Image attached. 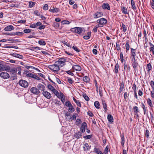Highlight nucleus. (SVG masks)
Instances as JSON below:
<instances>
[{
  "mask_svg": "<svg viewBox=\"0 0 154 154\" xmlns=\"http://www.w3.org/2000/svg\"><path fill=\"white\" fill-rule=\"evenodd\" d=\"M38 87L39 89L41 91H44L45 90V86L41 84H39L38 86Z\"/></svg>",
  "mask_w": 154,
  "mask_h": 154,
  "instance_id": "obj_25",
  "label": "nucleus"
},
{
  "mask_svg": "<svg viewBox=\"0 0 154 154\" xmlns=\"http://www.w3.org/2000/svg\"><path fill=\"white\" fill-rule=\"evenodd\" d=\"M116 47L118 51H119L121 49L119 43L118 41H117L116 43Z\"/></svg>",
  "mask_w": 154,
  "mask_h": 154,
  "instance_id": "obj_47",
  "label": "nucleus"
},
{
  "mask_svg": "<svg viewBox=\"0 0 154 154\" xmlns=\"http://www.w3.org/2000/svg\"><path fill=\"white\" fill-rule=\"evenodd\" d=\"M61 42L64 45H66V46L70 47H71V45L70 44L67 42L65 41H61Z\"/></svg>",
  "mask_w": 154,
  "mask_h": 154,
  "instance_id": "obj_44",
  "label": "nucleus"
},
{
  "mask_svg": "<svg viewBox=\"0 0 154 154\" xmlns=\"http://www.w3.org/2000/svg\"><path fill=\"white\" fill-rule=\"evenodd\" d=\"M0 76L3 79H5L8 78L10 75L8 73L5 72H3L0 73Z\"/></svg>",
  "mask_w": 154,
  "mask_h": 154,
  "instance_id": "obj_6",
  "label": "nucleus"
},
{
  "mask_svg": "<svg viewBox=\"0 0 154 154\" xmlns=\"http://www.w3.org/2000/svg\"><path fill=\"white\" fill-rule=\"evenodd\" d=\"M147 70L148 72H149L152 69V67L150 63H149L147 64Z\"/></svg>",
  "mask_w": 154,
  "mask_h": 154,
  "instance_id": "obj_37",
  "label": "nucleus"
},
{
  "mask_svg": "<svg viewBox=\"0 0 154 154\" xmlns=\"http://www.w3.org/2000/svg\"><path fill=\"white\" fill-rule=\"evenodd\" d=\"M68 107H69L68 110L69 112H72L74 111L75 110L72 104H71L70 106Z\"/></svg>",
  "mask_w": 154,
  "mask_h": 154,
  "instance_id": "obj_42",
  "label": "nucleus"
},
{
  "mask_svg": "<svg viewBox=\"0 0 154 154\" xmlns=\"http://www.w3.org/2000/svg\"><path fill=\"white\" fill-rule=\"evenodd\" d=\"M31 30L29 29H26L24 30L23 32L25 33H28L31 32Z\"/></svg>",
  "mask_w": 154,
  "mask_h": 154,
  "instance_id": "obj_55",
  "label": "nucleus"
},
{
  "mask_svg": "<svg viewBox=\"0 0 154 154\" xmlns=\"http://www.w3.org/2000/svg\"><path fill=\"white\" fill-rule=\"evenodd\" d=\"M52 91L58 98L60 99V94L57 90L54 89Z\"/></svg>",
  "mask_w": 154,
  "mask_h": 154,
  "instance_id": "obj_29",
  "label": "nucleus"
},
{
  "mask_svg": "<svg viewBox=\"0 0 154 154\" xmlns=\"http://www.w3.org/2000/svg\"><path fill=\"white\" fill-rule=\"evenodd\" d=\"M97 23H99L103 27L104 25L107 23V21L106 19L102 18L97 20Z\"/></svg>",
  "mask_w": 154,
  "mask_h": 154,
  "instance_id": "obj_5",
  "label": "nucleus"
},
{
  "mask_svg": "<svg viewBox=\"0 0 154 154\" xmlns=\"http://www.w3.org/2000/svg\"><path fill=\"white\" fill-rule=\"evenodd\" d=\"M72 48L74 50H75L77 52H79L80 51V50H79V48H78L75 46H73Z\"/></svg>",
  "mask_w": 154,
  "mask_h": 154,
  "instance_id": "obj_58",
  "label": "nucleus"
},
{
  "mask_svg": "<svg viewBox=\"0 0 154 154\" xmlns=\"http://www.w3.org/2000/svg\"><path fill=\"white\" fill-rule=\"evenodd\" d=\"M87 35H85L83 36V38L86 40L89 39L91 36V32H88L87 33Z\"/></svg>",
  "mask_w": 154,
  "mask_h": 154,
  "instance_id": "obj_24",
  "label": "nucleus"
},
{
  "mask_svg": "<svg viewBox=\"0 0 154 154\" xmlns=\"http://www.w3.org/2000/svg\"><path fill=\"white\" fill-rule=\"evenodd\" d=\"M73 100L76 103L77 105L80 107H81V104L79 100H76L75 97H73Z\"/></svg>",
  "mask_w": 154,
  "mask_h": 154,
  "instance_id": "obj_33",
  "label": "nucleus"
},
{
  "mask_svg": "<svg viewBox=\"0 0 154 154\" xmlns=\"http://www.w3.org/2000/svg\"><path fill=\"white\" fill-rule=\"evenodd\" d=\"M102 104L103 107L104 109L105 112H106L107 110L106 104L104 101H102Z\"/></svg>",
  "mask_w": 154,
  "mask_h": 154,
  "instance_id": "obj_32",
  "label": "nucleus"
},
{
  "mask_svg": "<svg viewBox=\"0 0 154 154\" xmlns=\"http://www.w3.org/2000/svg\"><path fill=\"white\" fill-rule=\"evenodd\" d=\"M72 68L76 71H80L82 69L81 67L78 65H74Z\"/></svg>",
  "mask_w": 154,
  "mask_h": 154,
  "instance_id": "obj_21",
  "label": "nucleus"
},
{
  "mask_svg": "<svg viewBox=\"0 0 154 154\" xmlns=\"http://www.w3.org/2000/svg\"><path fill=\"white\" fill-rule=\"evenodd\" d=\"M71 104H72L69 101H66L65 103V106L68 107L70 106Z\"/></svg>",
  "mask_w": 154,
  "mask_h": 154,
  "instance_id": "obj_61",
  "label": "nucleus"
},
{
  "mask_svg": "<svg viewBox=\"0 0 154 154\" xmlns=\"http://www.w3.org/2000/svg\"><path fill=\"white\" fill-rule=\"evenodd\" d=\"M143 33L144 35V37L145 40H146L147 39V32L145 30V29H144L143 30Z\"/></svg>",
  "mask_w": 154,
  "mask_h": 154,
  "instance_id": "obj_50",
  "label": "nucleus"
},
{
  "mask_svg": "<svg viewBox=\"0 0 154 154\" xmlns=\"http://www.w3.org/2000/svg\"><path fill=\"white\" fill-rule=\"evenodd\" d=\"M72 32H75L76 33L80 34L82 32V28L79 27H75L71 29Z\"/></svg>",
  "mask_w": 154,
  "mask_h": 154,
  "instance_id": "obj_4",
  "label": "nucleus"
},
{
  "mask_svg": "<svg viewBox=\"0 0 154 154\" xmlns=\"http://www.w3.org/2000/svg\"><path fill=\"white\" fill-rule=\"evenodd\" d=\"M109 151H110V149H109L108 146H107L105 148V149L103 151L104 154H108V153Z\"/></svg>",
  "mask_w": 154,
  "mask_h": 154,
  "instance_id": "obj_48",
  "label": "nucleus"
},
{
  "mask_svg": "<svg viewBox=\"0 0 154 154\" xmlns=\"http://www.w3.org/2000/svg\"><path fill=\"white\" fill-rule=\"evenodd\" d=\"M30 91L35 94H38L40 93L39 90L35 87H32L30 89Z\"/></svg>",
  "mask_w": 154,
  "mask_h": 154,
  "instance_id": "obj_7",
  "label": "nucleus"
},
{
  "mask_svg": "<svg viewBox=\"0 0 154 154\" xmlns=\"http://www.w3.org/2000/svg\"><path fill=\"white\" fill-rule=\"evenodd\" d=\"M11 55L14 57H17L20 59H23V57L22 55L16 53H13Z\"/></svg>",
  "mask_w": 154,
  "mask_h": 154,
  "instance_id": "obj_15",
  "label": "nucleus"
},
{
  "mask_svg": "<svg viewBox=\"0 0 154 154\" xmlns=\"http://www.w3.org/2000/svg\"><path fill=\"white\" fill-rule=\"evenodd\" d=\"M99 94L101 97H102L103 96V91L102 90V88L100 87H99Z\"/></svg>",
  "mask_w": 154,
  "mask_h": 154,
  "instance_id": "obj_51",
  "label": "nucleus"
},
{
  "mask_svg": "<svg viewBox=\"0 0 154 154\" xmlns=\"http://www.w3.org/2000/svg\"><path fill=\"white\" fill-rule=\"evenodd\" d=\"M48 87L49 89L50 90L52 91L55 89L51 85H48Z\"/></svg>",
  "mask_w": 154,
  "mask_h": 154,
  "instance_id": "obj_59",
  "label": "nucleus"
},
{
  "mask_svg": "<svg viewBox=\"0 0 154 154\" xmlns=\"http://www.w3.org/2000/svg\"><path fill=\"white\" fill-rule=\"evenodd\" d=\"M61 23L63 24H68L70 23V22L67 20H64L62 21L61 22Z\"/></svg>",
  "mask_w": 154,
  "mask_h": 154,
  "instance_id": "obj_56",
  "label": "nucleus"
},
{
  "mask_svg": "<svg viewBox=\"0 0 154 154\" xmlns=\"http://www.w3.org/2000/svg\"><path fill=\"white\" fill-rule=\"evenodd\" d=\"M121 137V144L123 146L125 143V138L124 137V134L122 133L120 135Z\"/></svg>",
  "mask_w": 154,
  "mask_h": 154,
  "instance_id": "obj_23",
  "label": "nucleus"
},
{
  "mask_svg": "<svg viewBox=\"0 0 154 154\" xmlns=\"http://www.w3.org/2000/svg\"><path fill=\"white\" fill-rule=\"evenodd\" d=\"M60 10L59 8H54L53 7V8L50 9L49 11L51 12L54 13H57L59 12Z\"/></svg>",
  "mask_w": 154,
  "mask_h": 154,
  "instance_id": "obj_18",
  "label": "nucleus"
},
{
  "mask_svg": "<svg viewBox=\"0 0 154 154\" xmlns=\"http://www.w3.org/2000/svg\"><path fill=\"white\" fill-rule=\"evenodd\" d=\"M94 105L97 109H99L100 108V104L99 102L98 101H96L94 102Z\"/></svg>",
  "mask_w": 154,
  "mask_h": 154,
  "instance_id": "obj_41",
  "label": "nucleus"
},
{
  "mask_svg": "<svg viewBox=\"0 0 154 154\" xmlns=\"http://www.w3.org/2000/svg\"><path fill=\"white\" fill-rule=\"evenodd\" d=\"M25 74L26 75V77H29L34 78L35 75L34 74L30 73L29 71L27 70L24 71Z\"/></svg>",
  "mask_w": 154,
  "mask_h": 154,
  "instance_id": "obj_10",
  "label": "nucleus"
},
{
  "mask_svg": "<svg viewBox=\"0 0 154 154\" xmlns=\"http://www.w3.org/2000/svg\"><path fill=\"white\" fill-rule=\"evenodd\" d=\"M141 107L142 108V109H143V113H144V114L145 115L146 113V112H147L146 109L145 107L144 104L142 102L141 103Z\"/></svg>",
  "mask_w": 154,
  "mask_h": 154,
  "instance_id": "obj_28",
  "label": "nucleus"
},
{
  "mask_svg": "<svg viewBox=\"0 0 154 154\" xmlns=\"http://www.w3.org/2000/svg\"><path fill=\"white\" fill-rule=\"evenodd\" d=\"M83 147L84 150L85 151L88 150L89 148V145L88 143H85Z\"/></svg>",
  "mask_w": 154,
  "mask_h": 154,
  "instance_id": "obj_38",
  "label": "nucleus"
},
{
  "mask_svg": "<svg viewBox=\"0 0 154 154\" xmlns=\"http://www.w3.org/2000/svg\"><path fill=\"white\" fill-rule=\"evenodd\" d=\"M145 135L147 138H149V131L147 129L145 131Z\"/></svg>",
  "mask_w": 154,
  "mask_h": 154,
  "instance_id": "obj_52",
  "label": "nucleus"
},
{
  "mask_svg": "<svg viewBox=\"0 0 154 154\" xmlns=\"http://www.w3.org/2000/svg\"><path fill=\"white\" fill-rule=\"evenodd\" d=\"M83 79V81L86 82H89L90 81V78L86 76H84Z\"/></svg>",
  "mask_w": 154,
  "mask_h": 154,
  "instance_id": "obj_36",
  "label": "nucleus"
},
{
  "mask_svg": "<svg viewBox=\"0 0 154 154\" xmlns=\"http://www.w3.org/2000/svg\"><path fill=\"white\" fill-rule=\"evenodd\" d=\"M102 8L103 9L110 10V7L109 4L107 3H104L102 6Z\"/></svg>",
  "mask_w": 154,
  "mask_h": 154,
  "instance_id": "obj_11",
  "label": "nucleus"
},
{
  "mask_svg": "<svg viewBox=\"0 0 154 154\" xmlns=\"http://www.w3.org/2000/svg\"><path fill=\"white\" fill-rule=\"evenodd\" d=\"M24 66L26 68V69H29L30 68H31L33 69H37L36 68L34 67H33V66H28L27 65H24Z\"/></svg>",
  "mask_w": 154,
  "mask_h": 154,
  "instance_id": "obj_54",
  "label": "nucleus"
},
{
  "mask_svg": "<svg viewBox=\"0 0 154 154\" xmlns=\"http://www.w3.org/2000/svg\"><path fill=\"white\" fill-rule=\"evenodd\" d=\"M13 34L17 35H23L24 33L23 32H13Z\"/></svg>",
  "mask_w": 154,
  "mask_h": 154,
  "instance_id": "obj_43",
  "label": "nucleus"
},
{
  "mask_svg": "<svg viewBox=\"0 0 154 154\" xmlns=\"http://www.w3.org/2000/svg\"><path fill=\"white\" fill-rule=\"evenodd\" d=\"M122 29H123V31L124 32H126L127 31V27L123 23H122Z\"/></svg>",
  "mask_w": 154,
  "mask_h": 154,
  "instance_id": "obj_45",
  "label": "nucleus"
},
{
  "mask_svg": "<svg viewBox=\"0 0 154 154\" xmlns=\"http://www.w3.org/2000/svg\"><path fill=\"white\" fill-rule=\"evenodd\" d=\"M11 76V78L13 80H14L17 78L16 75L14 73H12Z\"/></svg>",
  "mask_w": 154,
  "mask_h": 154,
  "instance_id": "obj_60",
  "label": "nucleus"
},
{
  "mask_svg": "<svg viewBox=\"0 0 154 154\" xmlns=\"http://www.w3.org/2000/svg\"><path fill=\"white\" fill-rule=\"evenodd\" d=\"M149 44L150 47L149 48L150 51L153 55H154V45L151 42H149Z\"/></svg>",
  "mask_w": 154,
  "mask_h": 154,
  "instance_id": "obj_13",
  "label": "nucleus"
},
{
  "mask_svg": "<svg viewBox=\"0 0 154 154\" xmlns=\"http://www.w3.org/2000/svg\"><path fill=\"white\" fill-rule=\"evenodd\" d=\"M83 137L86 139H89L92 137V135H86L84 136Z\"/></svg>",
  "mask_w": 154,
  "mask_h": 154,
  "instance_id": "obj_62",
  "label": "nucleus"
},
{
  "mask_svg": "<svg viewBox=\"0 0 154 154\" xmlns=\"http://www.w3.org/2000/svg\"><path fill=\"white\" fill-rule=\"evenodd\" d=\"M67 61V58H61L58 59V60L55 62V63L59 64L62 67L66 64V62Z\"/></svg>",
  "mask_w": 154,
  "mask_h": 154,
  "instance_id": "obj_2",
  "label": "nucleus"
},
{
  "mask_svg": "<svg viewBox=\"0 0 154 154\" xmlns=\"http://www.w3.org/2000/svg\"><path fill=\"white\" fill-rule=\"evenodd\" d=\"M11 68L9 66L4 65L2 64V71H6L9 72Z\"/></svg>",
  "mask_w": 154,
  "mask_h": 154,
  "instance_id": "obj_16",
  "label": "nucleus"
},
{
  "mask_svg": "<svg viewBox=\"0 0 154 154\" xmlns=\"http://www.w3.org/2000/svg\"><path fill=\"white\" fill-rule=\"evenodd\" d=\"M147 102L148 105L151 107H153V105L152 102V101L149 98H148L147 100Z\"/></svg>",
  "mask_w": 154,
  "mask_h": 154,
  "instance_id": "obj_35",
  "label": "nucleus"
},
{
  "mask_svg": "<svg viewBox=\"0 0 154 154\" xmlns=\"http://www.w3.org/2000/svg\"><path fill=\"white\" fill-rule=\"evenodd\" d=\"M103 15L102 12H98L95 13L94 15V17L95 18H97L102 17Z\"/></svg>",
  "mask_w": 154,
  "mask_h": 154,
  "instance_id": "obj_14",
  "label": "nucleus"
},
{
  "mask_svg": "<svg viewBox=\"0 0 154 154\" xmlns=\"http://www.w3.org/2000/svg\"><path fill=\"white\" fill-rule=\"evenodd\" d=\"M48 68L54 72L56 73L60 70V67L57 63H55L54 64L49 65L48 66Z\"/></svg>",
  "mask_w": 154,
  "mask_h": 154,
  "instance_id": "obj_1",
  "label": "nucleus"
},
{
  "mask_svg": "<svg viewBox=\"0 0 154 154\" xmlns=\"http://www.w3.org/2000/svg\"><path fill=\"white\" fill-rule=\"evenodd\" d=\"M38 43L40 45H46L45 42L43 40H41L39 41L38 42Z\"/></svg>",
  "mask_w": 154,
  "mask_h": 154,
  "instance_id": "obj_46",
  "label": "nucleus"
},
{
  "mask_svg": "<svg viewBox=\"0 0 154 154\" xmlns=\"http://www.w3.org/2000/svg\"><path fill=\"white\" fill-rule=\"evenodd\" d=\"M131 5L132 8L135 11L137 9V8L135 6V2L133 0H131Z\"/></svg>",
  "mask_w": 154,
  "mask_h": 154,
  "instance_id": "obj_22",
  "label": "nucleus"
},
{
  "mask_svg": "<svg viewBox=\"0 0 154 154\" xmlns=\"http://www.w3.org/2000/svg\"><path fill=\"white\" fill-rule=\"evenodd\" d=\"M35 3L32 2H30L29 3V7L30 8H32L35 5Z\"/></svg>",
  "mask_w": 154,
  "mask_h": 154,
  "instance_id": "obj_57",
  "label": "nucleus"
},
{
  "mask_svg": "<svg viewBox=\"0 0 154 154\" xmlns=\"http://www.w3.org/2000/svg\"><path fill=\"white\" fill-rule=\"evenodd\" d=\"M87 125L86 123L85 122H83L80 128L81 132L82 133L85 132V128H87Z\"/></svg>",
  "mask_w": 154,
  "mask_h": 154,
  "instance_id": "obj_8",
  "label": "nucleus"
},
{
  "mask_svg": "<svg viewBox=\"0 0 154 154\" xmlns=\"http://www.w3.org/2000/svg\"><path fill=\"white\" fill-rule=\"evenodd\" d=\"M150 85L153 90H154V82L153 81H151Z\"/></svg>",
  "mask_w": 154,
  "mask_h": 154,
  "instance_id": "obj_64",
  "label": "nucleus"
},
{
  "mask_svg": "<svg viewBox=\"0 0 154 154\" xmlns=\"http://www.w3.org/2000/svg\"><path fill=\"white\" fill-rule=\"evenodd\" d=\"M14 29V27L12 25L8 26L4 28V30L5 31H11Z\"/></svg>",
  "mask_w": 154,
  "mask_h": 154,
  "instance_id": "obj_20",
  "label": "nucleus"
},
{
  "mask_svg": "<svg viewBox=\"0 0 154 154\" xmlns=\"http://www.w3.org/2000/svg\"><path fill=\"white\" fill-rule=\"evenodd\" d=\"M133 109L134 112L136 113L139 112L138 108L137 106H134L133 108Z\"/></svg>",
  "mask_w": 154,
  "mask_h": 154,
  "instance_id": "obj_40",
  "label": "nucleus"
},
{
  "mask_svg": "<svg viewBox=\"0 0 154 154\" xmlns=\"http://www.w3.org/2000/svg\"><path fill=\"white\" fill-rule=\"evenodd\" d=\"M131 43L129 40H127L125 42V47L126 49V52H128L130 48Z\"/></svg>",
  "mask_w": 154,
  "mask_h": 154,
  "instance_id": "obj_12",
  "label": "nucleus"
},
{
  "mask_svg": "<svg viewBox=\"0 0 154 154\" xmlns=\"http://www.w3.org/2000/svg\"><path fill=\"white\" fill-rule=\"evenodd\" d=\"M124 88V84L123 82L120 83V88H119L118 93L120 94L123 91Z\"/></svg>",
  "mask_w": 154,
  "mask_h": 154,
  "instance_id": "obj_17",
  "label": "nucleus"
},
{
  "mask_svg": "<svg viewBox=\"0 0 154 154\" xmlns=\"http://www.w3.org/2000/svg\"><path fill=\"white\" fill-rule=\"evenodd\" d=\"M43 95L46 98L48 99H50L51 97V94L46 91H44L42 93Z\"/></svg>",
  "mask_w": 154,
  "mask_h": 154,
  "instance_id": "obj_9",
  "label": "nucleus"
},
{
  "mask_svg": "<svg viewBox=\"0 0 154 154\" xmlns=\"http://www.w3.org/2000/svg\"><path fill=\"white\" fill-rule=\"evenodd\" d=\"M107 119L108 121L111 123L113 122V116L110 114H108L107 116Z\"/></svg>",
  "mask_w": 154,
  "mask_h": 154,
  "instance_id": "obj_27",
  "label": "nucleus"
},
{
  "mask_svg": "<svg viewBox=\"0 0 154 154\" xmlns=\"http://www.w3.org/2000/svg\"><path fill=\"white\" fill-rule=\"evenodd\" d=\"M82 136L81 132L80 131H78L75 133L74 137L78 139L81 137Z\"/></svg>",
  "mask_w": 154,
  "mask_h": 154,
  "instance_id": "obj_19",
  "label": "nucleus"
},
{
  "mask_svg": "<svg viewBox=\"0 0 154 154\" xmlns=\"http://www.w3.org/2000/svg\"><path fill=\"white\" fill-rule=\"evenodd\" d=\"M76 116L75 115H73L72 116H70V118H69L68 120H71L72 121V120H75L76 119Z\"/></svg>",
  "mask_w": 154,
  "mask_h": 154,
  "instance_id": "obj_53",
  "label": "nucleus"
},
{
  "mask_svg": "<svg viewBox=\"0 0 154 154\" xmlns=\"http://www.w3.org/2000/svg\"><path fill=\"white\" fill-rule=\"evenodd\" d=\"M83 96L86 100L88 101L89 100V98L88 97V96L86 94H83Z\"/></svg>",
  "mask_w": 154,
  "mask_h": 154,
  "instance_id": "obj_49",
  "label": "nucleus"
},
{
  "mask_svg": "<svg viewBox=\"0 0 154 154\" xmlns=\"http://www.w3.org/2000/svg\"><path fill=\"white\" fill-rule=\"evenodd\" d=\"M131 63L133 68L135 70V69L137 67L138 65V63L137 62V61H136L135 62H131Z\"/></svg>",
  "mask_w": 154,
  "mask_h": 154,
  "instance_id": "obj_30",
  "label": "nucleus"
},
{
  "mask_svg": "<svg viewBox=\"0 0 154 154\" xmlns=\"http://www.w3.org/2000/svg\"><path fill=\"white\" fill-rule=\"evenodd\" d=\"M131 56H135L136 54V50L135 49H133V48H131Z\"/></svg>",
  "mask_w": 154,
  "mask_h": 154,
  "instance_id": "obj_31",
  "label": "nucleus"
},
{
  "mask_svg": "<svg viewBox=\"0 0 154 154\" xmlns=\"http://www.w3.org/2000/svg\"><path fill=\"white\" fill-rule=\"evenodd\" d=\"M119 68V65L118 63L116 64L114 69V72L116 73H117L118 72V69Z\"/></svg>",
  "mask_w": 154,
  "mask_h": 154,
  "instance_id": "obj_39",
  "label": "nucleus"
},
{
  "mask_svg": "<svg viewBox=\"0 0 154 154\" xmlns=\"http://www.w3.org/2000/svg\"><path fill=\"white\" fill-rule=\"evenodd\" d=\"M60 98L61 99V100L62 102L64 103L65 102V96L63 94V93L62 92H60Z\"/></svg>",
  "mask_w": 154,
  "mask_h": 154,
  "instance_id": "obj_26",
  "label": "nucleus"
},
{
  "mask_svg": "<svg viewBox=\"0 0 154 154\" xmlns=\"http://www.w3.org/2000/svg\"><path fill=\"white\" fill-rule=\"evenodd\" d=\"M128 96L129 94H128L127 92H125L124 94V99L125 100L127 99Z\"/></svg>",
  "mask_w": 154,
  "mask_h": 154,
  "instance_id": "obj_63",
  "label": "nucleus"
},
{
  "mask_svg": "<svg viewBox=\"0 0 154 154\" xmlns=\"http://www.w3.org/2000/svg\"><path fill=\"white\" fill-rule=\"evenodd\" d=\"M19 85L24 88L27 87L29 85L28 83L26 80H21L19 82Z\"/></svg>",
  "mask_w": 154,
  "mask_h": 154,
  "instance_id": "obj_3",
  "label": "nucleus"
},
{
  "mask_svg": "<svg viewBox=\"0 0 154 154\" xmlns=\"http://www.w3.org/2000/svg\"><path fill=\"white\" fill-rule=\"evenodd\" d=\"M121 10L122 13L125 14H128L127 9L124 7L121 8Z\"/></svg>",
  "mask_w": 154,
  "mask_h": 154,
  "instance_id": "obj_34",
  "label": "nucleus"
}]
</instances>
